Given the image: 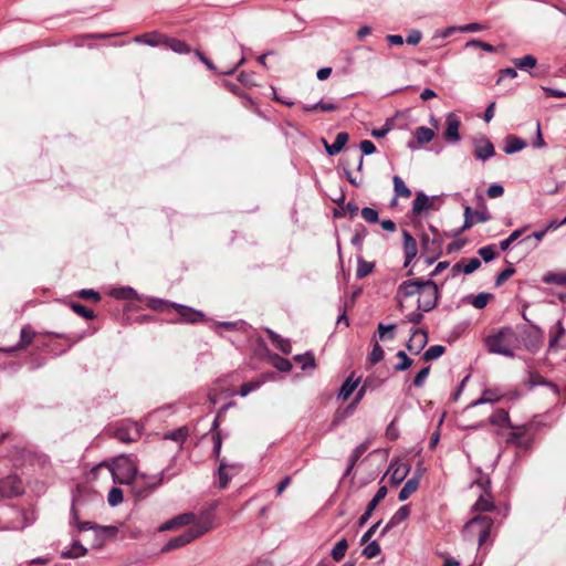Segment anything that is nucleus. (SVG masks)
<instances>
[{
    "mask_svg": "<svg viewBox=\"0 0 566 566\" xmlns=\"http://www.w3.org/2000/svg\"><path fill=\"white\" fill-rule=\"evenodd\" d=\"M147 307L158 313H169L174 310L179 317L177 319H170V323L197 324L207 319L203 312L165 298L149 297Z\"/></svg>",
    "mask_w": 566,
    "mask_h": 566,
    "instance_id": "f257e3e1",
    "label": "nucleus"
},
{
    "mask_svg": "<svg viewBox=\"0 0 566 566\" xmlns=\"http://www.w3.org/2000/svg\"><path fill=\"white\" fill-rule=\"evenodd\" d=\"M107 467L112 473L113 482L118 484L130 485L142 472L138 471L134 459L129 455H119L113 460L111 464L103 461L98 463L94 470Z\"/></svg>",
    "mask_w": 566,
    "mask_h": 566,
    "instance_id": "f03ea898",
    "label": "nucleus"
},
{
    "mask_svg": "<svg viewBox=\"0 0 566 566\" xmlns=\"http://www.w3.org/2000/svg\"><path fill=\"white\" fill-rule=\"evenodd\" d=\"M168 469L157 474H146L142 472L139 476L130 484L132 493L136 501H144L155 493L166 481H169L176 473L168 474Z\"/></svg>",
    "mask_w": 566,
    "mask_h": 566,
    "instance_id": "7ed1b4c3",
    "label": "nucleus"
},
{
    "mask_svg": "<svg viewBox=\"0 0 566 566\" xmlns=\"http://www.w3.org/2000/svg\"><path fill=\"white\" fill-rule=\"evenodd\" d=\"M515 339L516 334L514 329L511 326H504L496 333L486 336L484 344L490 353L512 358L515 356L512 348Z\"/></svg>",
    "mask_w": 566,
    "mask_h": 566,
    "instance_id": "20e7f679",
    "label": "nucleus"
},
{
    "mask_svg": "<svg viewBox=\"0 0 566 566\" xmlns=\"http://www.w3.org/2000/svg\"><path fill=\"white\" fill-rule=\"evenodd\" d=\"M418 295L417 308L428 313L438 306L441 298V289L433 280L423 279Z\"/></svg>",
    "mask_w": 566,
    "mask_h": 566,
    "instance_id": "39448f33",
    "label": "nucleus"
},
{
    "mask_svg": "<svg viewBox=\"0 0 566 566\" xmlns=\"http://www.w3.org/2000/svg\"><path fill=\"white\" fill-rule=\"evenodd\" d=\"M209 526L196 524L188 530H186L182 534L171 537L161 548V552H170L172 549L180 548L189 543H191L193 539L202 536L209 531Z\"/></svg>",
    "mask_w": 566,
    "mask_h": 566,
    "instance_id": "423d86ee",
    "label": "nucleus"
},
{
    "mask_svg": "<svg viewBox=\"0 0 566 566\" xmlns=\"http://www.w3.org/2000/svg\"><path fill=\"white\" fill-rule=\"evenodd\" d=\"M98 499V494L94 491L87 490L82 486H76L72 493V502L70 509V515L72 520L81 517L82 510L92 501Z\"/></svg>",
    "mask_w": 566,
    "mask_h": 566,
    "instance_id": "0eeeda50",
    "label": "nucleus"
},
{
    "mask_svg": "<svg viewBox=\"0 0 566 566\" xmlns=\"http://www.w3.org/2000/svg\"><path fill=\"white\" fill-rule=\"evenodd\" d=\"M493 527V520L484 515H476L472 517L463 528V532H478V543L482 546L488 541Z\"/></svg>",
    "mask_w": 566,
    "mask_h": 566,
    "instance_id": "6e6552de",
    "label": "nucleus"
},
{
    "mask_svg": "<svg viewBox=\"0 0 566 566\" xmlns=\"http://www.w3.org/2000/svg\"><path fill=\"white\" fill-rule=\"evenodd\" d=\"M143 427L134 421H123L112 429V434L118 441L130 443L136 441L142 436Z\"/></svg>",
    "mask_w": 566,
    "mask_h": 566,
    "instance_id": "1a4fd4ad",
    "label": "nucleus"
},
{
    "mask_svg": "<svg viewBox=\"0 0 566 566\" xmlns=\"http://www.w3.org/2000/svg\"><path fill=\"white\" fill-rule=\"evenodd\" d=\"M24 486L22 480L17 474H9L0 479V495L12 499L23 494Z\"/></svg>",
    "mask_w": 566,
    "mask_h": 566,
    "instance_id": "9d476101",
    "label": "nucleus"
},
{
    "mask_svg": "<svg viewBox=\"0 0 566 566\" xmlns=\"http://www.w3.org/2000/svg\"><path fill=\"white\" fill-rule=\"evenodd\" d=\"M439 199L438 196L429 197L423 191H418L416 193V198L412 201L411 214L412 217H421L426 214L429 210H438L439 207L436 206V201Z\"/></svg>",
    "mask_w": 566,
    "mask_h": 566,
    "instance_id": "9b49d317",
    "label": "nucleus"
},
{
    "mask_svg": "<svg viewBox=\"0 0 566 566\" xmlns=\"http://www.w3.org/2000/svg\"><path fill=\"white\" fill-rule=\"evenodd\" d=\"M472 144H473V148H474L473 149L474 157L479 160L485 161L495 155L494 145L484 135L474 137L472 139Z\"/></svg>",
    "mask_w": 566,
    "mask_h": 566,
    "instance_id": "f8f14e48",
    "label": "nucleus"
},
{
    "mask_svg": "<svg viewBox=\"0 0 566 566\" xmlns=\"http://www.w3.org/2000/svg\"><path fill=\"white\" fill-rule=\"evenodd\" d=\"M533 329L524 328L522 332V343L524 347L535 354L542 345L543 332L537 325H532Z\"/></svg>",
    "mask_w": 566,
    "mask_h": 566,
    "instance_id": "ddd939ff",
    "label": "nucleus"
},
{
    "mask_svg": "<svg viewBox=\"0 0 566 566\" xmlns=\"http://www.w3.org/2000/svg\"><path fill=\"white\" fill-rule=\"evenodd\" d=\"M447 127L443 133V138L448 144H457L461 140V136L459 133L461 120L460 118L453 114L449 113L446 118Z\"/></svg>",
    "mask_w": 566,
    "mask_h": 566,
    "instance_id": "4468645a",
    "label": "nucleus"
},
{
    "mask_svg": "<svg viewBox=\"0 0 566 566\" xmlns=\"http://www.w3.org/2000/svg\"><path fill=\"white\" fill-rule=\"evenodd\" d=\"M506 443L527 450L533 444V437L528 434L526 427H521L516 431L507 434Z\"/></svg>",
    "mask_w": 566,
    "mask_h": 566,
    "instance_id": "2eb2a0df",
    "label": "nucleus"
},
{
    "mask_svg": "<svg viewBox=\"0 0 566 566\" xmlns=\"http://www.w3.org/2000/svg\"><path fill=\"white\" fill-rule=\"evenodd\" d=\"M69 524L70 526L76 527L78 532L94 531L96 536L113 533L115 530L113 526H101L91 521H81L80 517L74 521L72 520V515H70Z\"/></svg>",
    "mask_w": 566,
    "mask_h": 566,
    "instance_id": "dca6fc26",
    "label": "nucleus"
},
{
    "mask_svg": "<svg viewBox=\"0 0 566 566\" xmlns=\"http://www.w3.org/2000/svg\"><path fill=\"white\" fill-rule=\"evenodd\" d=\"M427 344L428 332L422 328H416L412 331L411 337L407 342L406 347L412 355H419Z\"/></svg>",
    "mask_w": 566,
    "mask_h": 566,
    "instance_id": "f3484780",
    "label": "nucleus"
},
{
    "mask_svg": "<svg viewBox=\"0 0 566 566\" xmlns=\"http://www.w3.org/2000/svg\"><path fill=\"white\" fill-rule=\"evenodd\" d=\"M402 248L405 254L403 266L408 268L417 256L418 245L416 239L407 230H402Z\"/></svg>",
    "mask_w": 566,
    "mask_h": 566,
    "instance_id": "a211bd4d",
    "label": "nucleus"
},
{
    "mask_svg": "<svg viewBox=\"0 0 566 566\" xmlns=\"http://www.w3.org/2000/svg\"><path fill=\"white\" fill-rule=\"evenodd\" d=\"M413 136L415 140H409L407 143V147L411 150H416L424 144L430 143L434 137V132L429 127L419 126L415 129Z\"/></svg>",
    "mask_w": 566,
    "mask_h": 566,
    "instance_id": "6ab92c4d",
    "label": "nucleus"
},
{
    "mask_svg": "<svg viewBox=\"0 0 566 566\" xmlns=\"http://www.w3.org/2000/svg\"><path fill=\"white\" fill-rule=\"evenodd\" d=\"M109 295L116 300H124V301L135 300L138 302L145 301L146 305L148 304V298H149V296H144V295L138 294L137 291L135 289H133L132 286L113 287L109 291Z\"/></svg>",
    "mask_w": 566,
    "mask_h": 566,
    "instance_id": "aec40b11",
    "label": "nucleus"
},
{
    "mask_svg": "<svg viewBox=\"0 0 566 566\" xmlns=\"http://www.w3.org/2000/svg\"><path fill=\"white\" fill-rule=\"evenodd\" d=\"M410 515V506L408 504L400 506L381 528L379 536H386L392 528L407 520Z\"/></svg>",
    "mask_w": 566,
    "mask_h": 566,
    "instance_id": "412c9836",
    "label": "nucleus"
},
{
    "mask_svg": "<svg viewBox=\"0 0 566 566\" xmlns=\"http://www.w3.org/2000/svg\"><path fill=\"white\" fill-rule=\"evenodd\" d=\"M423 279L418 277L413 280L402 281L397 289V296L400 298H408L418 295L422 286Z\"/></svg>",
    "mask_w": 566,
    "mask_h": 566,
    "instance_id": "4be33fe9",
    "label": "nucleus"
},
{
    "mask_svg": "<svg viewBox=\"0 0 566 566\" xmlns=\"http://www.w3.org/2000/svg\"><path fill=\"white\" fill-rule=\"evenodd\" d=\"M361 381V377H355V371L350 373V375L343 381L337 398L346 401L354 394V391L358 388Z\"/></svg>",
    "mask_w": 566,
    "mask_h": 566,
    "instance_id": "5701e85b",
    "label": "nucleus"
},
{
    "mask_svg": "<svg viewBox=\"0 0 566 566\" xmlns=\"http://www.w3.org/2000/svg\"><path fill=\"white\" fill-rule=\"evenodd\" d=\"M348 140H349V134L346 132H340L336 135L333 144H328L325 139H323V144H324L327 155L335 156L344 149V147L346 146Z\"/></svg>",
    "mask_w": 566,
    "mask_h": 566,
    "instance_id": "b1692460",
    "label": "nucleus"
},
{
    "mask_svg": "<svg viewBox=\"0 0 566 566\" xmlns=\"http://www.w3.org/2000/svg\"><path fill=\"white\" fill-rule=\"evenodd\" d=\"M196 515L193 513H182L179 514L167 522H165L160 527L159 531H170L180 526L189 525L193 520Z\"/></svg>",
    "mask_w": 566,
    "mask_h": 566,
    "instance_id": "393cba45",
    "label": "nucleus"
},
{
    "mask_svg": "<svg viewBox=\"0 0 566 566\" xmlns=\"http://www.w3.org/2000/svg\"><path fill=\"white\" fill-rule=\"evenodd\" d=\"M227 469H232L238 472L241 469V467L239 464H228L226 462V459H220V463L217 471L219 478L218 485L220 489H226L232 479V475L227 472Z\"/></svg>",
    "mask_w": 566,
    "mask_h": 566,
    "instance_id": "a878e982",
    "label": "nucleus"
},
{
    "mask_svg": "<svg viewBox=\"0 0 566 566\" xmlns=\"http://www.w3.org/2000/svg\"><path fill=\"white\" fill-rule=\"evenodd\" d=\"M443 240L442 238L430 239L427 233L421 234V253L428 254L429 252L442 253Z\"/></svg>",
    "mask_w": 566,
    "mask_h": 566,
    "instance_id": "bb28decb",
    "label": "nucleus"
},
{
    "mask_svg": "<svg viewBox=\"0 0 566 566\" xmlns=\"http://www.w3.org/2000/svg\"><path fill=\"white\" fill-rule=\"evenodd\" d=\"M73 542L71 548L61 553L62 558L75 559L87 555V548L81 544L76 536L72 533Z\"/></svg>",
    "mask_w": 566,
    "mask_h": 566,
    "instance_id": "cd10ccee",
    "label": "nucleus"
},
{
    "mask_svg": "<svg viewBox=\"0 0 566 566\" xmlns=\"http://www.w3.org/2000/svg\"><path fill=\"white\" fill-rule=\"evenodd\" d=\"M367 449H368V442H363L353 450V452L350 453V455L348 458V462H347L346 469L344 471L343 478H346L352 474L357 461L366 452Z\"/></svg>",
    "mask_w": 566,
    "mask_h": 566,
    "instance_id": "c85d7f7f",
    "label": "nucleus"
},
{
    "mask_svg": "<svg viewBox=\"0 0 566 566\" xmlns=\"http://www.w3.org/2000/svg\"><path fill=\"white\" fill-rule=\"evenodd\" d=\"M526 385L528 386L530 389H533L536 386H547L554 391V394H559V388L555 382L545 379L542 375L537 373H530V377L526 381Z\"/></svg>",
    "mask_w": 566,
    "mask_h": 566,
    "instance_id": "c756f323",
    "label": "nucleus"
},
{
    "mask_svg": "<svg viewBox=\"0 0 566 566\" xmlns=\"http://www.w3.org/2000/svg\"><path fill=\"white\" fill-rule=\"evenodd\" d=\"M35 336V332L30 326H24L20 332V342L17 347L0 348L1 352L12 353L18 347L24 348L29 346Z\"/></svg>",
    "mask_w": 566,
    "mask_h": 566,
    "instance_id": "7c9ffc66",
    "label": "nucleus"
},
{
    "mask_svg": "<svg viewBox=\"0 0 566 566\" xmlns=\"http://www.w3.org/2000/svg\"><path fill=\"white\" fill-rule=\"evenodd\" d=\"M218 328H224L227 331H240L243 333H247L251 326L243 319L239 321H218L213 324V329L217 331Z\"/></svg>",
    "mask_w": 566,
    "mask_h": 566,
    "instance_id": "2f4dec72",
    "label": "nucleus"
},
{
    "mask_svg": "<svg viewBox=\"0 0 566 566\" xmlns=\"http://www.w3.org/2000/svg\"><path fill=\"white\" fill-rule=\"evenodd\" d=\"M526 146L527 144L524 139L515 135H509L503 150L506 155H513L523 150Z\"/></svg>",
    "mask_w": 566,
    "mask_h": 566,
    "instance_id": "473e14b6",
    "label": "nucleus"
},
{
    "mask_svg": "<svg viewBox=\"0 0 566 566\" xmlns=\"http://www.w3.org/2000/svg\"><path fill=\"white\" fill-rule=\"evenodd\" d=\"M29 454L30 452L25 448L20 446H12V448L9 450L8 457L10 458L13 465L18 468L24 464V461Z\"/></svg>",
    "mask_w": 566,
    "mask_h": 566,
    "instance_id": "72a5a7b5",
    "label": "nucleus"
},
{
    "mask_svg": "<svg viewBox=\"0 0 566 566\" xmlns=\"http://www.w3.org/2000/svg\"><path fill=\"white\" fill-rule=\"evenodd\" d=\"M565 335H566V328L564 327L563 322L559 319L549 329L548 348L553 349V348L557 347L559 339L562 337H564Z\"/></svg>",
    "mask_w": 566,
    "mask_h": 566,
    "instance_id": "f704fd0d",
    "label": "nucleus"
},
{
    "mask_svg": "<svg viewBox=\"0 0 566 566\" xmlns=\"http://www.w3.org/2000/svg\"><path fill=\"white\" fill-rule=\"evenodd\" d=\"M489 422L493 426H506L509 428L514 429L515 426H513L510 421V415L504 409H496L491 417L489 418Z\"/></svg>",
    "mask_w": 566,
    "mask_h": 566,
    "instance_id": "c9c22d12",
    "label": "nucleus"
},
{
    "mask_svg": "<svg viewBox=\"0 0 566 566\" xmlns=\"http://www.w3.org/2000/svg\"><path fill=\"white\" fill-rule=\"evenodd\" d=\"M500 399H501V396L499 394H496L493 389L486 388L482 391L481 397L476 400H473L468 406V408H474V407H478V406L484 405V403H494V402H497Z\"/></svg>",
    "mask_w": 566,
    "mask_h": 566,
    "instance_id": "e433bc0d",
    "label": "nucleus"
},
{
    "mask_svg": "<svg viewBox=\"0 0 566 566\" xmlns=\"http://www.w3.org/2000/svg\"><path fill=\"white\" fill-rule=\"evenodd\" d=\"M358 211H359L358 206L354 201H349V202H347V203L345 202V203L340 205L339 207H337L336 209H334L333 214L335 218H343L346 214H348L349 218L353 219L357 216Z\"/></svg>",
    "mask_w": 566,
    "mask_h": 566,
    "instance_id": "4c0bfd02",
    "label": "nucleus"
},
{
    "mask_svg": "<svg viewBox=\"0 0 566 566\" xmlns=\"http://www.w3.org/2000/svg\"><path fill=\"white\" fill-rule=\"evenodd\" d=\"M493 297V295L491 293H488V292H481L476 295H470V296H467L464 297L463 301H468L472 304V306H474L475 308L478 310H482L484 308L489 301Z\"/></svg>",
    "mask_w": 566,
    "mask_h": 566,
    "instance_id": "58836bf2",
    "label": "nucleus"
},
{
    "mask_svg": "<svg viewBox=\"0 0 566 566\" xmlns=\"http://www.w3.org/2000/svg\"><path fill=\"white\" fill-rule=\"evenodd\" d=\"M368 234L367 228L359 223L355 227L354 235L350 239V243L358 250H363L364 240Z\"/></svg>",
    "mask_w": 566,
    "mask_h": 566,
    "instance_id": "ea45409f",
    "label": "nucleus"
},
{
    "mask_svg": "<svg viewBox=\"0 0 566 566\" xmlns=\"http://www.w3.org/2000/svg\"><path fill=\"white\" fill-rule=\"evenodd\" d=\"M418 488L419 483L417 478H410L406 481L402 489L399 491L398 500L401 502L408 500L410 495L417 491Z\"/></svg>",
    "mask_w": 566,
    "mask_h": 566,
    "instance_id": "a19ab883",
    "label": "nucleus"
},
{
    "mask_svg": "<svg viewBox=\"0 0 566 566\" xmlns=\"http://www.w3.org/2000/svg\"><path fill=\"white\" fill-rule=\"evenodd\" d=\"M164 44L166 45V48L178 54H185L190 52V46L185 41L179 39H166Z\"/></svg>",
    "mask_w": 566,
    "mask_h": 566,
    "instance_id": "79ce46f5",
    "label": "nucleus"
},
{
    "mask_svg": "<svg viewBox=\"0 0 566 566\" xmlns=\"http://www.w3.org/2000/svg\"><path fill=\"white\" fill-rule=\"evenodd\" d=\"M528 227L530 226L526 224L522 228H518V229L514 230L506 239L500 241L499 247H500L501 251L509 250L511 244L513 242H515L516 240H518L525 233V231L528 229Z\"/></svg>",
    "mask_w": 566,
    "mask_h": 566,
    "instance_id": "37998d69",
    "label": "nucleus"
},
{
    "mask_svg": "<svg viewBox=\"0 0 566 566\" xmlns=\"http://www.w3.org/2000/svg\"><path fill=\"white\" fill-rule=\"evenodd\" d=\"M385 382V379L379 378L377 376H368L359 387L361 391L366 395L367 392H371L376 389H378L382 384Z\"/></svg>",
    "mask_w": 566,
    "mask_h": 566,
    "instance_id": "c03bdc74",
    "label": "nucleus"
},
{
    "mask_svg": "<svg viewBox=\"0 0 566 566\" xmlns=\"http://www.w3.org/2000/svg\"><path fill=\"white\" fill-rule=\"evenodd\" d=\"M375 263L364 260L361 256L357 258L356 277L364 279L374 271Z\"/></svg>",
    "mask_w": 566,
    "mask_h": 566,
    "instance_id": "a18cd8bd",
    "label": "nucleus"
},
{
    "mask_svg": "<svg viewBox=\"0 0 566 566\" xmlns=\"http://www.w3.org/2000/svg\"><path fill=\"white\" fill-rule=\"evenodd\" d=\"M348 542L346 538L339 539L331 551V556L335 562H340L347 552Z\"/></svg>",
    "mask_w": 566,
    "mask_h": 566,
    "instance_id": "49530a36",
    "label": "nucleus"
},
{
    "mask_svg": "<svg viewBox=\"0 0 566 566\" xmlns=\"http://www.w3.org/2000/svg\"><path fill=\"white\" fill-rule=\"evenodd\" d=\"M69 305L78 316H81L87 321H92L96 317L93 310L87 308L86 306H84L81 303L71 301V302H69Z\"/></svg>",
    "mask_w": 566,
    "mask_h": 566,
    "instance_id": "de8ad7c7",
    "label": "nucleus"
},
{
    "mask_svg": "<svg viewBox=\"0 0 566 566\" xmlns=\"http://www.w3.org/2000/svg\"><path fill=\"white\" fill-rule=\"evenodd\" d=\"M514 65L520 69L521 71H527L530 69H533L537 64V60L535 56L527 54L523 57H516L512 61Z\"/></svg>",
    "mask_w": 566,
    "mask_h": 566,
    "instance_id": "09e8293b",
    "label": "nucleus"
},
{
    "mask_svg": "<svg viewBox=\"0 0 566 566\" xmlns=\"http://www.w3.org/2000/svg\"><path fill=\"white\" fill-rule=\"evenodd\" d=\"M188 437V428L186 426L177 428L174 431L164 434L165 440H172L182 444Z\"/></svg>",
    "mask_w": 566,
    "mask_h": 566,
    "instance_id": "8fccbe9b",
    "label": "nucleus"
},
{
    "mask_svg": "<svg viewBox=\"0 0 566 566\" xmlns=\"http://www.w3.org/2000/svg\"><path fill=\"white\" fill-rule=\"evenodd\" d=\"M392 182L396 197L409 198L411 196V190L399 176H394Z\"/></svg>",
    "mask_w": 566,
    "mask_h": 566,
    "instance_id": "3c124183",
    "label": "nucleus"
},
{
    "mask_svg": "<svg viewBox=\"0 0 566 566\" xmlns=\"http://www.w3.org/2000/svg\"><path fill=\"white\" fill-rule=\"evenodd\" d=\"M293 359L295 361L302 363L303 370H306L307 368H314L316 366L315 357L311 350H307L304 354L295 355Z\"/></svg>",
    "mask_w": 566,
    "mask_h": 566,
    "instance_id": "603ef678",
    "label": "nucleus"
},
{
    "mask_svg": "<svg viewBox=\"0 0 566 566\" xmlns=\"http://www.w3.org/2000/svg\"><path fill=\"white\" fill-rule=\"evenodd\" d=\"M473 224H474L473 209L470 206H465L464 207V222H463L462 227L460 229L455 230L451 235L457 237L464 230L472 228Z\"/></svg>",
    "mask_w": 566,
    "mask_h": 566,
    "instance_id": "864d4df0",
    "label": "nucleus"
},
{
    "mask_svg": "<svg viewBox=\"0 0 566 566\" xmlns=\"http://www.w3.org/2000/svg\"><path fill=\"white\" fill-rule=\"evenodd\" d=\"M396 356L399 359V363H397L394 366V369L396 371H405V370L409 369L412 366L413 360L406 354V352L398 350Z\"/></svg>",
    "mask_w": 566,
    "mask_h": 566,
    "instance_id": "5fc2aeb1",
    "label": "nucleus"
},
{
    "mask_svg": "<svg viewBox=\"0 0 566 566\" xmlns=\"http://www.w3.org/2000/svg\"><path fill=\"white\" fill-rule=\"evenodd\" d=\"M271 360H272L273 366H274L277 370L283 371V373H289V371H291V369H292V367H293V366H292V363H291L289 359H286V358L282 357V356H280V355H277V354H273V355L271 356Z\"/></svg>",
    "mask_w": 566,
    "mask_h": 566,
    "instance_id": "6e6d98bb",
    "label": "nucleus"
},
{
    "mask_svg": "<svg viewBox=\"0 0 566 566\" xmlns=\"http://www.w3.org/2000/svg\"><path fill=\"white\" fill-rule=\"evenodd\" d=\"M446 353V347L442 345H432L423 353V360L430 361L438 359Z\"/></svg>",
    "mask_w": 566,
    "mask_h": 566,
    "instance_id": "4d7b16f0",
    "label": "nucleus"
},
{
    "mask_svg": "<svg viewBox=\"0 0 566 566\" xmlns=\"http://www.w3.org/2000/svg\"><path fill=\"white\" fill-rule=\"evenodd\" d=\"M542 281L546 284L566 285V273L548 272Z\"/></svg>",
    "mask_w": 566,
    "mask_h": 566,
    "instance_id": "13d9d810",
    "label": "nucleus"
},
{
    "mask_svg": "<svg viewBox=\"0 0 566 566\" xmlns=\"http://www.w3.org/2000/svg\"><path fill=\"white\" fill-rule=\"evenodd\" d=\"M396 328H397L396 324H392V323L391 324L379 323L378 327H377L379 338L381 340L392 339L394 336H395L394 332L396 331Z\"/></svg>",
    "mask_w": 566,
    "mask_h": 566,
    "instance_id": "bf43d9fd",
    "label": "nucleus"
},
{
    "mask_svg": "<svg viewBox=\"0 0 566 566\" xmlns=\"http://www.w3.org/2000/svg\"><path fill=\"white\" fill-rule=\"evenodd\" d=\"M366 544L367 545L364 547L361 554L367 559H373V558L377 557L380 554L381 548H380V545H379V543L377 541H371V542H368Z\"/></svg>",
    "mask_w": 566,
    "mask_h": 566,
    "instance_id": "052dcab7",
    "label": "nucleus"
},
{
    "mask_svg": "<svg viewBox=\"0 0 566 566\" xmlns=\"http://www.w3.org/2000/svg\"><path fill=\"white\" fill-rule=\"evenodd\" d=\"M388 494V489L386 485H380L377 490V492L375 493V495L373 496V499L369 501V503L367 504V507L369 510H373L375 511L376 507L379 505V503L386 497V495Z\"/></svg>",
    "mask_w": 566,
    "mask_h": 566,
    "instance_id": "680f3d73",
    "label": "nucleus"
},
{
    "mask_svg": "<svg viewBox=\"0 0 566 566\" xmlns=\"http://www.w3.org/2000/svg\"><path fill=\"white\" fill-rule=\"evenodd\" d=\"M124 500L123 490L119 488H112L108 492L107 502L112 507L119 505Z\"/></svg>",
    "mask_w": 566,
    "mask_h": 566,
    "instance_id": "e2e57ef3",
    "label": "nucleus"
},
{
    "mask_svg": "<svg viewBox=\"0 0 566 566\" xmlns=\"http://www.w3.org/2000/svg\"><path fill=\"white\" fill-rule=\"evenodd\" d=\"M478 254L485 263L493 261L497 256V252L495 251V247L493 244L480 248L478 250Z\"/></svg>",
    "mask_w": 566,
    "mask_h": 566,
    "instance_id": "0e129e2a",
    "label": "nucleus"
},
{
    "mask_svg": "<svg viewBox=\"0 0 566 566\" xmlns=\"http://www.w3.org/2000/svg\"><path fill=\"white\" fill-rule=\"evenodd\" d=\"M516 270L515 268L510 264L507 268L502 270L497 275L495 276V283L494 285L496 287L501 286L505 281H507L511 276L515 274Z\"/></svg>",
    "mask_w": 566,
    "mask_h": 566,
    "instance_id": "69168bd1",
    "label": "nucleus"
},
{
    "mask_svg": "<svg viewBox=\"0 0 566 566\" xmlns=\"http://www.w3.org/2000/svg\"><path fill=\"white\" fill-rule=\"evenodd\" d=\"M495 509L494 503L483 495H480L475 504L473 505V510L476 512H491Z\"/></svg>",
    "mask_w": 566,
    "mask_h": 566,
    "instance_id": "338daca9",
    "label": "nucleus"
},
{
    "mask_svg": "<svg viewBox=\"0 0 566 566\" xmlns=\"http://www.w3.org/2000/svg\"><path fill=\"white\" fill-rule=\"evenodd\" d=\"M384 355H385V352H384L382 347L379 345L378 342H376L373 345V349L368 356V360L371 365H376L384 359Z\"/></svg>",
    "mask_w": 566,
    "mask_h": 566,
    "instance_id": "774afa93",
    "label": "nucleus"
}]
</instances>
